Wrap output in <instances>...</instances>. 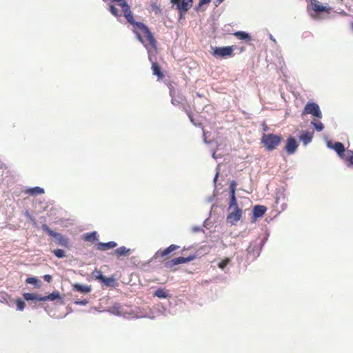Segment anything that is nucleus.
Instances as JSON below:
<instances>
[{"instance_id": "a19ab883", "label": "nucleus", "mask_w": 353, "mask_h": 353, "mask_svg": "<svg viewBox=\"0 0 353 353\" xmlns=\"http://www.w3.org/2000/svg\"><path fill=\"white\" fill-rule=\"evenodd\" d=\"M203 136L205 137L206 132L204 129H203Z\"/></svg>"}, {"instance_id": "b1692460", "label": "nucleus", "mask_w": 353, "mask_h": 353, "mask_svg": "<svg viewBox=\"0 0 353 353\" xmlns=\"http://www.w3.org/2000/svg\"><path fill=\"white\" fill-rule=\"evenodd\" d=\"M343 160L350 165H353V150H347L346 154Z\"/></svg>"}, {"instance_id": "7c9ffc66", "label": "nucleus", "mask_w": 353, "mask_h": 353, "mask_svg": "<svg viewBox=\"0 0 353 353\" xmlns=\"http://www.w3.org/2000/svg\"><path fill=\"white\" fill-rule=\"evenodd\" d=\"M53 253L58 258H63L65 256L64 250L61 249L54 250Z\"/></svg>"}, {"instance_id": "7ed1b4c3", "label": "nucleus", "mask_w": 353, "mask_h": 353, "mask_svg": "<svg viewBox=\"0 0 353 353\" xmlns=\"http://www.w3.org/2000/svg\"><path fill=\"white\" fill-rule=\"evenodd\" d=\"M42 229L46 232L50 236L55 238L59 245L68 248L69 247V239L66 236L61 235V234L54 232L52 230L46 223L43 224Z\"/></svg>"}, {"instance_id": "f03ea898", "label": "nucleus", "mask_w": 353, "mask_h": 353, "mask_svg": "<svg viewBox=\"0 0 353 353\" xmlns=\"http://www.w3.org/2000/svg\"><path fill=\"white\" fill-rule=\"evenodd\" d=\"M281 141L282 137L279 134H264L261 137V143L268 151L276 149Z\"/></svg>"}, {"instance_id": "423d86ee", "label": "nucleus", "mask_w": 353, "mask_h": 353, "mask_svg": "<svg viewBox=\"0 0 353 353\" xmlns=\"http://www.w3.org/2000/svg\"><path fill=\"white\" fill-rule=\"evenodd\" d=\"M192 0H177L176 3H172L176 6L181 17L185 14L192 6Z\"/></svg>"}, {"instance_id": "c85d7f7f", "label": "nucleus", "mask_w": 353, "mask_h": 353, "mask_svg": "<svg viewBox=\"0 0 353 353\" xmlns=\"http://www.w3.org/2000/svg\"><path fill=\"white\" fill-rule=\"evenodd\" d=\"M230 262V258H225V259H224L223 260H222L221 261H220L219 263L218 267L220 269L223 270L228 265V263Z\"/></svg>"}, {"instance_id": "f704fd0d", "label": "nucleus", "mask_w": 353, "mask_h": 353, "mask_svg": "<svg viewBox=\"0 0 353 353\" xmlns=\"http://www.w3.org/2000/svg\"><path fill=\"white\" fill-rule=\"evenodd\" d=\"M25 214H26V217L28 219H29L30 221H31L33 223V225L34 226H37V223H36L35 219L29 214V212L28 211L26 212Z\"/></svg>"}, {"instance_id": "72a5a7b5", "label": "nucleus", "mask_w": 353, "mask_h": 353, "mask_svg": "<svg viewBox=\"0 0 353 353\" xmlns=\"http://www.w3.org/2000/svg\"><path fill=\"white\" fill-rule=\"evenodd\" d=\"M99 279L104 283H105L106 285H110L111 284V282L113 281V279H110V278H107L103 275H101V276L99 277Z\"/></svg>"}, {"instance_id": "ddd939ff", "label": "nucleus", "mask_w": 353, "mask_h": 353, "mask_svg": "<svg viewBox=\"0 0 353 353\" xmlns=\"http://www.w3.org/2000/svg\"><path fill=\"white\" fill-rule=\"evenodd\" d=\"M117 244L114 241H110L108 243H98L96 245L97 249L101 251H105L110 249L114 248Z\"/></svg>"}, {"instance_id": "0eeeda50", "label": "nucleus", "mask_w": 353, "mask_h": 353, "mask_svg": "<svg viewBox=\"0 0 353 353\" xmlns=\"http://www.w3.org/2000/svg\"><path fill=\"white\" fill-rule=\"evenodd\" d=\"M195 258H196V255H194V254L190 255L187 257L180 256V257L174 258L170 261H167L165 263V266L168 268H172L176 265L188 263V262L194 260Z\"/></svg>"}, {"instance_id": "37998d69", "label": "nucleus", "mask_w": 353, "mask_h": 353, "mask_svg": "<svg viewBox=\"0 0 353 353\" xmlns=\"http://www.w3.org/2000/svg\"><path fill=\"white\" fill-rule=\"evenodd\" d=\"M224 0H218V3H221V2H223Z\"/></svg>"}, {"instance_id": "412c9836", "label": "nucleus", "mask_w": 353, "mask_h": 353, "mask_svg": "<svg viewBox=\"0 0 353 353\" xmlns=\"http://www.w3.org/2000/svg\"><path fill=\"white\" fill-rule=\"evenodd\" d=\"M83 239L85 241L94 242L98 240V235L97 232L84 234Z\"/></svg>"}, {"instance_id": "aec40b11", "label": "nucleus", "mask_w": 353, "mask_h": 353, "mask_svg": "<svg viewBox=\"0 0 353 353\" xmlns=\"http://www.w3.org/2000/svg\"><path fill=\"white\" fill-rule=\"evenodd\" d=\"M154 296L160 299H166L170 297L168 291L164 288H159L157 289L154 293Z\"/></svg>"}, {"instance_id": "393cba45", "label": "nucleus", "mask_w": 353, "mask_h": 353, "mask_svg": "<svg viewBox=\"0 0 353 353\" xmlns=\"http://www.w3.org/2000/svg\"><path fill=\"white\" fill-rule=\"evenodd\" d=\"M230 201L228 210H232L233 208H236V206H238V204H237V200H236L235 194H230Z\"/></svg>"}, {"instance_id": "f3484780", "label": "nucleus", "mask_w": 353, "mask_h": 353, "mask_svg": "<svg viewBox=\"0 0 353 353\" xmlns=\"http://www.w3.org/2000/svg\"><path fill=\"white\" fill-rule=\"evenodd\" d=\"M130 249L127 248L125 246H121L114 251V254L118 257L122 256H128L130 254Z\"/></svg>"}, {"instance_id": "cd10ccee", "label": "nucleus", "mask_w": 353, "mask_h": 353, "mask_svg": "<svg viewBox=\"0 0 353 353\" xmlns=\"http://www.w3.org/2000/svg\"><path fill=\"white\" fill-rule=\"evenodd\" d=\"M17 309L19 311H23L26 307L25 302L21 299L16 300Z\"/></svg>"}, {"instance_id": "1a4fd4ad", "label": "nucleus", "mask_w": 353, "mask_h": 353, "mask_svg": "<svg viewBox=\"0 0 353 353\" xmlns=\"http://www.w3.org/2000/svg\"><path fill=\"white\" fill-rule=\"evenodd\" d=\"M298 147L297 142L294 137H289L287 139L285 150L288 154H292L295 152Z\"/></svg>"}, {"instance_id": "ea45409f", "label": "nucleus", "mask_w": 353, "mask_h": 353, "mask_svg": "<svg viewBox=\"0 0 353 353\" xmlns=\"http://www.w3.org/2000/svg\"><path fill=\"white\" fill-rule=\"evenodd\" d=\"M119 308H120V307H119V306H114L112 309V310H116V309H117V310H119Z\"/></svg>"}, {"instance_id": "20e7f679", "label": "nucleus", "mask_w": 353, "mask_h": 353, "mask_svg": "<svg viewBox=\"0 0 353 353\" xmlns=\"http://www.w3.org/2000/svg\"><path fill=\"white\" fill-rule=\"evenodd\" d=\"M307 114H312V116L319 119L322 117V112L319 105L314 102H308L305 105L301 115L303 117Z\"/></svg>"}, {"instance_id": "c03bdc74", "label": "nucleus", "mask_w": 353, "mask_h": 353, "mask_svg": "<svg viewBox=\"0 0 353 353\" xmlns=\"http://www.w3.org/2000/svg\"><path fill=\"white\" fill-rule=\"evenodd\" d=\"M351 28H352V30H353V22H352V23H351Z\"/></svg>"}, {"instance_id": "a211bd4d", "label": "nucleus", "mask_w": 353, "mask_h": 353, "mask_svg": "<svg viewBox=\"0 0 353 353\" xmlns=\"http://www.w3.org/2000/svg\"><path fill=\"white\" fill-rule=\"evenodd\" d=\"M313 138V133L310 132H303L300 136V139L303 142L305 145L310 143Z\"/></svg>"}, {"instance_id": "dca6fc26", "label": "nucleus", "mask_w": 353, "mask_h": 353, "mask_svg": "<svg viewBox=\"0 0 353 353\" xmlns=\"http://www.w3.org/2000/svg\"><path fill=\"white\" fill-rule=\"evenodd\" d=\"M312 10L317 12H327L328 8L320 4L319 1L314 0L311 3Z\"/></svg>"}, {"instance_id": "58836bf2", "label": "nucleus", "mask_w": 353, "mask_h": 353, "mask_svg": "<svg viewBox=\"0 0 353 353\" xmlns=\"http://www.w3.org/2000/svg\"><path fill=\"white\" fill-rule=\"evenodd\" d=\"M43 279L46 281L50 283L51 281V280H52V276L50 275H49V274H46V275L43 276Z\"/></svg>"}, {"instance_id": "c9c22d12", "label": "nucleus", "mask_w": 353, "mask_h": 353, "mask_svg": "<svg viewBox=\"0 0 353 353\" xmlns=\"http://www.w3.org/2000/svg\"><path fill=\"white\" fill-rule=\"evenodd\" d=\"M88 301L86 300V299L75 301H74V304L80 305H85L86 304H88Z\"/></svg>"}, {"instance_id": "e433bc0d", "label": "nucleus", "mask_w": 353, "mask_h": 353, "mask_svg": "<svg viewBox=\"0 0 353 353\" xmlns=\"http://www.w3.org/2000/svg\"><path fill=\"white\" fill-rule=\"evenodd\" d=\"M188 117H189V118H190V119L191 122H192L194 125H199V126L201 125V123L197 124V123H196L194 122V119H193V117L192 116V114H191L190 112H188Z\"/></svg>"}, {"instance_id": "4be33fe9", "label": "nucleus", "mask_w": 353, "mask_h": 353, "mask_svg": "<svg viewBox=\"0 0 353 353\" xmlns=\"http://www.w3.org/2000/svg\"><path fill=\"white\" fill-rule=\"evenodd\" d=\"M23 298L26 301H41V296H39L35 293L26 292L23 294Z\"/></svg>"}, {"instance_id": "473e14b6", "label": "nucleus", "mask_w": 353, "mask_h": 353, "mask_svg": "<svg viewBox=\"0 0 353 353\" xmlns=\"http://www.w3.org/2000/svg\"><path fill=\"white\" fill-rule=\"evenodd\" d=\"M236 183L234 181H232L230 184V194H235L236 191Z\"/></svg>"}, {"instance_id": "2eb2a0df", "label": "nucleus", "mask_w": 353, "mask_h": 353, "mask_svg": "<svg viewBox=\"0 0 353 353\" xmlns=\"http://www.w3.org/2000/svg\"><path fill=\"white\" fill-rule=\"evenodd\" d=\"M72 290L77 292H82V293H89L91 292L92 289L90 286L88 285H83L79 283H74L72 285Z\"/></svg>"}, {"instance_id": "a878e982", "label": "nucleus", "mask_w": 353, "mask_h": 353, "mask_svg": "<svg viewBox=\"0 0 353 353\" xmlns=\"http://www.w3.org/2000/svg\"><path fill=\"white\" fill-rule=\"evenodd\" d=\"M26 283L28 284H33L37 287H40V281L36 277H28L26 280Z\"/></svg>"}, {"instance_id": "79ce46f5", "label": "nucleus", "mask_w": 353, "mask_h": 353, "mask_svg": "<svg viewBox=\"0 0 353 353\" xmlns=\"http://www.w3.org/2000/svg\"><path fill=\"white\" fill-rule=\"evenodd\" d=\"M177 0H170L171 3H176Z\"/></svg>"}, {"instance_id": "9b49d317", "label": "nucleus", "mask_w": 353, "mask_h": 353, "mask_svg": "<svg viewBox=\"0 0 353 353\" xmlns=\"http://www.w3.org/2000/svg\"><path fill=\"white\" fill-rule=\"evenodd\" d=\"M41 301H55L58 300L60 301L61 303H63V299L59 293V291H54L51 294H48V296H41V299H40Z\"/></svg>"}, {"instance_id": "9d476101", "label": "nucleus", "mask_w": 353, "mask_h": 353, "mask_svg": "<svg viewBox=\"0 0 353 353\" xmlns=\"http://www.w3.org/2000/svg\"><path fill=\"white\" fill-rule=\"evenodd\" d=\"M266 211L267 208L265 205H255L252 210L253 221H255L258 218L262 217Z\"/></svg>"}, {"instance_id": "c756f323", "label": "nucleus", "mask_w": 353, "mask_h": 353, "mask_svg": "<svg viewBox=\"0 0 353 353\" xmlns=\"http://www.w3.org/2000/svg\"><path fill=\"white\" fill-rule=\"evenodd\" d=\"M317 131H322L324 128L323 124L320 121H312L311 123Z\"/></svg>"}, {"instance_id": "6ab92c4d", "label": "nucleus", "mask_w": 353, "mask_h": 353, "mask_svg": "<svg viewBox=\"0 0 353 353\" xmlns=\"http://www.w3.org/2000/svg\"><path fill=\"white\" fill-rule=\"evenodd\" d=\"M151 68L154 75L157 76L159 79H162L163 77V74L161 72V67L157 63L153 62Z\"/></svg>"}, {"instance_id": "4c0bfd02", "label": "nucleus", "mask_w": 353, "mask_h": 353, "mask_svg": "<svg viewBox=\"0 0 353 353\" xmlns=\"http://www.w3.org/2000/svg\"><path fill=\"white\" fill-rule=\"evenodd\" d=\"M210 2V0H200L198 7H201L203 4H206Z\"/></svg>"}, {"instance_id": "2f4dec72", "label": "nucleus", "mask_w": 353, "mask_h": 353, "mask_svg": "<svg viewBox=\"0 0 353 353\" xmlns=\"http://www.w3.org/2000/svg\"><path fill=\"white\" fill-rule=\"evenodd\" d=\"M110 12L112 13V14H113L115 17H120L121 16L118 9L116 7H114V6H110Z\"/></svg>"}, {"instance_id": "39448f33", "label": "nucleus", "mask_w": 353, "mask_h": 353, "mask_svg": "<svg viewBox=\"0 0 353 353\" xmlns=\"http://www.w3.org/2000/svg\"><path fill=\"white\" fill-rule=\"evenodd\" d=\"M233 52V46L216 47L213 50L212 55L217 58H223L232 56Z\"/></svg>"}, {"instance_id": "5701e85b", "label": "nucleus", "mask_w": 353, "mask_h": 353, "mask_svg": "<svg viewBox=\"0 0 353 353\" xmlns=\"http://www.w3.org/2000/svg\"><path fill=\"white\" fill-rule=\"evenodd\" d=\"M234 35L236 38H238L239 39H241V40H247V41L251 40V37L250 36L249 34H248L245 32L238 31V32H234Z\"/></svg>"}, {"instance_id": "f8f14e48", "label": "nucleus", "mask_w": 353, "mask_h": 353, "mask_svg": "<svg viewBox=\"0 0 353 353\" xmlns=\"http://www.w3.org/2000/svg\"><path fill=\"white\" fill-rule=\"evenodd\" d=\"M332 148L336 152L337 154L339 156L340 158H341L342 159L344 158L347 150L345 149V147L342 143L336 142L332 146Z\"/></svg>"}, {"instance_id": "6e6552de", "label": "nucleus", "mask_w": 353, "mask_h": 353, "mask_svg": "<svg viewBox=\"0 0 353 353\" xmlns=\"http://www.w3.org/2000/svg\"><path fill=\"white\" fill-rule=\"evenodd\" d=\"M229 211L230 212L227 216V221L232 225H236L241 219L243 211L239 208V206H236V208Z\"/></svg>"}, {"instance_id": "bb28decb", "label": "nucleus", "mask_w": 353, "mask_h": 353, "mask_svg": "<svg viewBox=\"0 0 353 353\" xmlns=\"http://www.w3.org/2000/svg\"><path fill=\"white\" fill-rule=\"evenodd\" d=\"M28 192L31 194H43L44 192V190L41 188L35 187V188L30 189L28 190Z\"/></svg>"}, {"instance_id": "4468645a", "label": "nucleus", "mask_w": 353, "mask_h": 353, "mask_svg": "<svg viewBox=\"0 0 353 353\" xmlns=\"http://www.w3.org/2000/svg\"><path fill=\"white\" fill-rule=\"evenodd\" d=\"M179 248V246H178L176 245L172 244L169 247H168L167 248H165L164 250H159L157 253L161 256L164 257V256L168 255L169 254H170L171 252L176 250Z\"/></svg>"}, {"instance_id": "f257e3e1", "label": "nucleus", "mask_w": 353, "mask_h": 353, "mask_svg": "<svg viewBox=\"0 0 353 353\" xmlns=\"http://www.w3.org/2000/svg\"><path fill=\"white\" fill-rule=\"evenodd\" d=\"M116 1L119 6L123 8V12L127 21L133 27L132 31L136 34L137 39L142 43L147 48L148 46L145 43V40L142 34L145 37V40L148 42L150 46L153 49L157 48V41L150 32V29L142 22L135 21L132 15L130 7L128 6L125 0H112Z\"/></svg>"}]
</instances>
